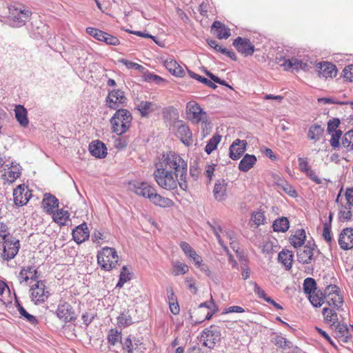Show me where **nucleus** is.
<instances>
[{
	"mask_svg": "<svg viewBox=\"0 0 353 353\" xmlns=\"http://www.w3.org/2000/svg\"><path fill=\"white\" fill-rule=\"evenodd\" d=\"M180 248L190 260H192L194 263H198L201 260V256L196 254L195 250L187 242L183 241L180 243Z\"/></svg>",
	"mask_w": 353,
	"mask_h": 353,
	"instance_id": "c756f323",
	"label": "nucleus"
},
{
	"mask_svg": "<svg viewBox=\"0 0 353 353\" xmlns=\"http://www.w3.org/2000/svg\"><path fill=\"white\" fill-rule=\"evenodd\" d=\"M156 104L147 101H141L137 105V110L140 112L142 117H148L149 114L155 110Z\"/></svg>",
	"mask_w": 353,
	"mask_h": 353,
	"instance_id": "2f4dec72",
	"label": "nucleus"
},
{
	"mask_svg": "<svg viewBox=\"0 0 353 353\" xmlns=\"http://www.w3.org/2000/svg\"><path fill=\"white\" fill-rule=\"evenodd\" d=\"M90 154L96 158L103 159L107 155V148L105 145L99 140L91 142L89 145Z\"/></svg>",
	"mask_w": 353,
	"mask_h": 353,
	"instance_id": "4be33fe9",
	"label": "nucleus"
},
{
	"mask_svg": "<svg viewBox=\"0 0 353 353\" xmlns=\"http://www.w3.org/2000/svg\"><path fill=\"white\" fill-rule=\"evenodd\" d=\"M106 105L112 109H120V106L127 103V98L124 92L120 89H114L108 92V94L105 99Z\"/></svg>",
	"mask_w": 353,
	"mask_h": 353,
	"instance_id": "1a4fd4ad",
	"label": "nucleus"
},
{
	"mask_svg": "<svg viewBox=\"0 0 353 353\" xmlns=\"http://www.w3.org/2000/svg\"><path fill=\"white\" fill-rule=\"evenodd\" d=\"M56 314L65 323L73 322L77 319L72 306L65 301H61L58 304Z\"/></svg>",
	"mask_w": 353,
	"mask_h": 353,
	"instance_id": "9d476101",
	"label": "nucleus"
},
{
	"mask_svg": "<svg viewBox=\"0 0 353 353\" xmlns=\"http://www.w3.org/2000/svg\"><path fill=\"white\" fill-rule=\"evenodd\" d=\"M227 183L224 179H219L216 181L213 190L214 196L219 201H224L226 198Z\"/></svg>",
	"mask_w": 353,
	"mask_h": 353,
	"instance_id": "b1692460",
	"label": "nucleus"
},
{
	"mask_svg": "<svg viewBox=\"0 0 353 353\" xmlns=\"http://www.w3.org/2000/svg\"><path fill=\"white\" fill-rule=\"evenodd\" d=\"M173 128L176 129L175 134L186 146L192 144V134L189 126L182 120H176L173 123Z\"/></svg>",
	"mask_w": 353,
	"mask_h": 353,
	"instance_id": "6e6552de",
	"label": "nucleus"
},
{
	"mask_svg": "<svg viewBox=\"0 0 353 353\" xmlns=\"http://www.w3.org/2000/svg\"><path fill=\"white\" fill-rule=\"evenodd\" d=\"M341 121L338 118H333L330 119L327 122V132L328 134H331V132H334V131H337V128L340 125Z\"/></svg>",
	"mask_w": 353,
	"mask_h": 353,
	"instance_id": "13d9d810",
	"label": "nucleus"
},
{
	"mask_svg": "<svg viewBox=\"0 0 353 353\" xmlns=\"http://www.w3.org/2000/svg\"><path fill=\"white\" fill-rule=\"evenodd\" d=\"M221 139V136L219 134H216L213 136L207 143L205 148V152L210 154L212 151H214L216 147L219 143L220 142Z\"/></svg>",
	"mask_w": 353,
	"mask_h": 353,
	"instance_id": "de8ad7c7",
	"label": "nucleus"
},
{
	"mask_svg": "<svg viewBox=\"0 0 353 353\" xmlns=\"http://www.w3.org/2000/svg\"><path fill=\"white\" fill-rule=\"evenodd\" d=\"M306 239L305 232L303 229L297 230L290 238V243L295 248L301 247Z\"/></svg>",
	"mask_w": 353,
	"mask_h": 353,
	"instance_id": "c85d7f7f",
	"label": "nucleus"
},
{
	"mask_svg": "<svg viewBox=\"0 0 353 353\" xmlns=\"http://www.w3.org/2000/svg\"><path fill=\"white\" fill-rule=\"evenodd\" d=\"M101 41L105 43L107 45L114 46H118L120 43V41L117 37L111 35L105 32H103V35L102 37Z\"/></svg>",
	"mask_w": 353,
	"mask_h": 353,
	"instance_id": "864d4df0",
	"label": "nucleus"
},
{
	"mask_svg": "<svg viewBox=\"0 0 353 353\" xmlns=\"http://www.w3.org/2000/svg\"><path fill=\"white\" fill-rule=\"evenodd\" d=\"M250 285H252L254 287V292L258 296V298L263 299L266 302L268 301V299L271 298L267 295L265 291L256 282L250 281Z\"/></svg>",
	"mask_w": 353,
	"mask_h": 353,
	"instance_id": "603ef678",
	"label": "nucleus"
},
{
	"mask_svg": "<svg viewBox=\"0 0 353 353\" xmlns=\"http://www.w3.org/2000/svg\"><path fill=\"white\" fill-rule=\"evenodd\" d=\"M326 302L329 306L332 307L336 310H339L343 303V298L339 294H335L334 296H330L329 298H326Z\"/></svg>",
	"mask_w": 353,
	"mask_h": 353,
	"instance_id": "79ce46f5",
	"label": "nucleus"
},
{
	"mask_svg": "<svg viewBox=\"0 0 353 353\" xmlns=\"http://www.w3.org/2000/svg\"><path fill=\"white\" fill-rule=\"evenodd\" d=\"M294 254L292 251L283 249L278 254V260L281 263L286 270H290L293 261Z\"/></svg>",
	"mask_w": 353,
	"mask_h": 353,
	"instance_id": "cd10ccee",
	"label": "nucleus"
},
{
	"mask_svg": "<svg viewBox=\"0 0 353 353\" xmlns=\"http://www.w3.org/2000/svg\"><path fill=\"white\" fill-rule=\"evenodd\" d=\"M274 345L283 350L290 347L292 343L281 335H276L272 340Z\"/></svg>",
	"mask_w": 353,
	"mask_h": 353,
	"instance_id": "09e8293b",
	"label": "nucleus"
},
{
	"mask_svg": "<svg viewBox=\"0 0 353 353\" xmlns=\"http://www.w3.org/2000/svg\"><path fill=\"white\" fill-rule=\"evenodd\" d=\"M339 288L336 285H327L325 290L323 294L325 295V298H329L330 296H334L335 294H339Z\"/></svg>",
	"mask_w": 353,
	"mask_h": 353,
	"instance_id": "0e129e2a",
	"label": "nucleus"
},
{
	"mask_svg": "<svg viewBox=\"0 0 353 353\" xmlns=\"http://www.w3.org/2000/svg\"><path fill=\"white\" fill-rule=\"evenodd\" d=\"M199 308L206 307L210 310H214V312H216L219 310L218 306L214 302L212 296L211 295V299L210 301L203 302L199 304Z\"/></svg>",
	"mask_w": 353,
	"mask_h": 353,
	"instance_id": "e2e57ef3",
	"label": "nucleus"
},
{
	"mask_svg": "<svg viewBox=\"0 0 353 353\" xmlns=\"http://www.w3.org/2000/svg\"><path fill=\"white\" fill-rule=\"evenodd\" d=\"M165 66L176 77H182L184 71L181 67L173 59H167L165 61Z\"/></svg>",
	"mask_w": 353,
	"mask_h": 353,
	"instance_id": "f704fd0d",
	"label": "nucleus"
},
{
	"mask_svg": "<svg viewBox=\"0 0 353 353\" xmlns=\"http://www.w3.org/2000/svg\"><path fill=\"white\" fill-rule=\"evenodd\" d=\"M157 183L163 189L173 190L179 185V178L173 174V172L166 170L155 163V170L153 173Z\"/></svg>",
	"mask_w": 353,
	"mask_h": 353,
	"instance_id": "7ed1b4c3",
	"label": "nucleus"
},
{
	"mask_svg": "<svg viewBox=\"0 0 353 353\" xmlns=\"http://www.w3.org/2000/svg\"><path fill=\"white\" fill-rule=\"evenodd\" d=\"M131 279V273L125 265L123 266L119 274V279L116 288H121L123 285Z\"/></svg>",
	"mask_w": 353,
	"mask_h": 353,
	"instance_id": "ea45409f",
	"label": "nucleus"
},
{
	"mask_svg": "<svg viewBox=\"0 0 353 353\" xmlns=\"http://www.w3.org/2000/svg\"><path fill=\"white\" fill-rule=\"evenodd\" d=\"M319 77L327 79L336 76L337 68L335 65L330 62H321L316 65Z\"/></svg>",
	"mask_w": 353,
	"mask_h": 353,
	"instance_id": "6ab92c4d",
	"label": "nucleus"
},
{
	"mask_svg": "<svg viewBox=\"0 0 353 353\" xmlns=\"http://www.w3.org/2000/svg\"><path fill=\"white\" fill-rule=\"evenodd\" d=\"M120 343L122 345L123 349L126 350L128 353H133V344L129 336L124 339H121Z\"/></svg>",
	"mask_w": 353,
	"mask_h": 353,
	"instance_id": "774afa93",
	"label": "nucleus"
},
{
	"mask_svg": "<svg viewBox=\"0 0 353 353\" xmlns=\"http://www.w3.org/2000/svg\"><path fill=\"white\" fill-rule=\"evenodd\" d=\"M303 288L305 294H310L317 290L316 281L311 277L306 278L303 284Z\"/></svg>",
	"mask_w": 353,
	"mask_h": 353,
	"instance_id": "a19ab883",
	"label": "nucleus"
},
{
	"mask_svg": "<svg viewBox=\"0 0 353 353\" xmlns=\"http://www.w3.org/2000/svg\"><path fill=\"white\" fill-rule=\"evenodd\" d=\"M172 266L174 268L173 274L174 276L183 275L189 270L188 266L183 262L174 261L172 263Z\"/></svg>",
	"mask_w": 353,
	"mask_h": 353,
	"instance_id": "49530a36",
	"label": "nucleus"
},
{
	"mask_svg": "<svg viewBox=\"0 0 353 353\" xmlns=\"http://www.w3.org/2000/svg\"><path fill=\"white\" fill-rule=\"evenodd\" d=\"M331 139L330 141V145L333 148H337L340 145V139L342 136V131L339 130L337 131H334V132H331Z\"/></svg>",
	"mask_w": 353,
	"mask_h": 353,
	"instance_id": "5fc2aeb1",
	"label": "nucleus"
},
{
	"mask_svg": "<svg viewBox=\"0 0 353 353\" xmlns=\"http://www.w3.org/2000/svg\"><path fill=\"white\" fill-rule=\"evenodd\" d=\"M350 207L342 205L339 209V219L341 222L349 221L352 220V214L350 210Z\"/></svg>",
	"mask_w": 353,
	"mask_h": 353,
	"instance_id": "37998d69",
	"label": "nucleus"
},
{
	"mask_svg": "<svg viewBox=\"0 0 353 353\" xmlns=\"http://www.w3.org/2000/svg\"><path fill=\"white\" fill-rule=\"evenodd\" d=\"M330 328L334 331V336L339 342L347 343L351 341L352 335L347 324L339 321L336 323L330 324Z\"/></svg>",
	"mask_w": 353,
	"mask_h": 353,
	"instance_id": "ddd939ff",
	"label": "nucleus"
},
{
	"mask_svg": "<svg viewBox=\"0 0 353 353\" xmlns=\"http://www.w3.org/2000/svg\"><path fill=\"white\" fill-rule=\"evenodd\" d=\"M20 248L19 241L14 237L3 240V258L4 260L10 261L17 254Z\"/></svg>",
	"mask_w": 353,
	"mask_h": 353,
	"instance_id": "9b49d317",
	"label": "nucleus"
},
{
	"mask_svg": "<svg viewBox=\"0 0 353 353\" xmlns=\"http://www.w3.org/2000/svg\"><path fill=\"white\" fill-rule=\"evenodd\" d=\"M122 338L121 332L118 331L115 329H111L109 331L108 340V342L112 345H114L118 341H121Z\"/></svg>",
	"mask_w": 353,
	"mask_h": 353,
	"instance_id": "3c124183",
	"label": "nucleus"
},
{
	"mask_svg": "<svg viewBox=\"0 0 353 353\" xmlns=\"http://www.w3.org/2000/svg\"><path fill=\"white\" fill-rule=\"evenodd\" d=\"M221 332L215 325L205 328L200 336V341H203V345L209 349H214L216 343L221 341Z\"/></svg>",
	"mask_w": 353,
	"mask_h": 353,
	"instance_id": "0eeeda50",
	"label": "nucleus"
},
{
	"mask_svg": "<svg viewBox=\"0 0 353 353\" xmlns=\"http://www.w3.org/2000/svg\"><path fill=\"white\" fill-rule=\"evenodd\" d=\"M130 189L137 195L149 199L155 188L146 182L134 181L130 183Z\"/></svg>",
	"mask_w": 353,
	"mask_h": 353,
	"instance_id": "f3484780",
	"label": "nucleus"
},
{
	"mask_svg": "<svg viewBox=\"0 0 353 353\" xmlns=\"http://www.w3.org/2000/svg\"><path fill=\"white\" fill-rule=\"evenodd\" d=\"M42 205L48 213H52L59 207V200L50 193H46L42 200Z\"/></svg>",
	"mask_w": 353,
	"mask_h": 353,
	"instance_id": "5701e85b",
	"label": "nucleus"
},
{
	"mask_svg": "<svg viewBox=\"0 0 353 353\" xmlns=\"http://www.w3.org/2000/svg\"><path fill=\"white\" fill-rule=\"evenodd\" d=\"M73 240L77 243L81 244L88 240L90 236V231L85 223H83L72 230Z\"/></svg>",
	"mask_w": 353,
	"mask_h": 353,
	"instance_id": "412c9836",
	"label": "nucleus"
},
{
	"mask_svg": "<svg viewBox=\"0 0 353 353\" xmlns=\"http://www.w3.org/2000/svg\"><path fill=\"white\" fill-rule=\"evenodd\" d=\"M251 219L254 223V224L256 225H260L264 223L265 217L263 212H256L252 213Z\"/></svg>",
	"mask_w": 353,
	"mask_h": 353,
	"instance_id": "bf43d9fd",
	"label": "nucleus"
},
{
	"mask_svg": "<svg viewBox=\"0 0 353 353\" xmlns=\"http://www.w3.org/2000/svg\"><path fill=\"white\" fill-rule=\"evenodd\" d=\"M321 252L314 242L307 241L304 246L298 248L296 252L297 260L303 264H309L315 261L317 254Z\"/></svg>",
	"mask_w": 353,
	"mask_h": 353,
	"instance_id": "423d86ee",
	"label": "nucleus"
},
{
	"mask_svg": "<svg viewBox=\"0 0 353 353\" xmlns=\"http://www.w3.org/2000/svg\"><path fill=\"white\" fill-rule=\"evenodd\" d=\"M323 128L319 124L312 125L308 130L307 136L310 140L318 141L323 133Z\"/></svg>",
	"mask_w": 353,
	"mask_h": 353,
	"instance_id": "e433bc0d",
	"label": "nucleus"
},
{
	"mask_svg": "<svg viewBox=\"0 0 353 353\" xmlns=\"http://www.w3.org/2000/svg\"><path fill=\"white\" fill-rule=\"evenodd\" d=\"M14 114L17 121L21 126L27 127L29 123L27 110L22 105H17L14 108Z\"/></svg>",
	"mask_w": 353,
	"mask_h": 353,
	"instance_id": "a878e982",
	"label": "nucleus"
},
{
	"mask_svg": "<svg viewBox=\"0 0 353 353\" xmlns=\"http://www.w3.org/2000/svg\"><path fill=\"white\" fill-rule=\"evenodd\" d=\"M30 297L32 301L38 304L43 303L49 296L50 293L46 290L44 281H38L30 288Z\"/></svg>",
	"mask_w": 353,
	"mask_h": 353,
	"instance_id": "f8f14e48",
	"label": "nucleus"
},
{
	"mask_svg": "<svg viewBox=\"0 0 353 353\" xmlns=\"http://www.w3.org/2000/svg\"><path fill=\"white\" fill-rule=\"evenodd\" d=\"M339 245L343 250H348L353 248V228H346L339 234Z\"/></svg>",
	"mask_w": 353,
	"mask_h": 353,
	"instance_id": "aec40b11",
	"label": "nucleus"
},
{
	"mask_svg": "<svg viewBox=\"0 0 353 353\" xmlns=\"http://www.w3.org/2000/svg\"><path fill=\"white\" fill-rule=\"evenodd\" d=\"M8 23L13 28H20L30 19L32 11L26 5L14 3L8 6Z\"/></svg>",
	"mask_w": 353,
	"mask_h": 353,
	"instance_id": "f03ea898",
	"label": "nucleus"
},
{
	"mask_svg": "<svg viewBox=\"0 0 353 353\" xmlns=\"http://www.w3.org/2000/svg\"><path fill=\"white\" fill-rule=\"evenodd\" d=\"M232 45L239 52L245 57L252 55L254 52V46L248 38L238 37L234 40Z\"/></svg>",
	"mask_w": 353,
	"mask_h": 353,
	"instance_id": "2eb2a0df",
	"label": "nucleus"
},
{
	"mask_svg": "<svg viewBox=\"0 0 353 353\" xmlns=\"http://www.w3.org/2000/svg\"><path fill=\"white\" fill-rule=\"evenodd\" d=\"M336 309L324 307L322 310V314L324 316V319L326 322L331 323L330 324H334L339 322L338 315L336 312Z\"/></svg>",
	"mask_w": 353,
	"mask_h": 353,
	"instance_id": "4c0bfd02",
	"label": "nucleus"
},
{
	"mask_svg": "<svg viewBox=\"0 0 353 353\" xmlns=\"http://www.w3.org/2000/svg\"><path fill=\"white\" fill-rule=\"evenodd\" d=\"M144 78L146 81L155 82L157 84H159L160 83L163 81V78L151 72L145 73L144 74Z\"/></svg>",
	"mask_w": 353,
	"mask_h": 353,
	"instance_id": "69168bd1",
	"label": "nucleus"
},
{
	"mask_svg": "<svg viewBox=\"0 0 353 353\" xmlns=\"http://www.w3.org/2000/svg\"><path fill=\"white\" fill-rule=\"evenodd\" d=\"M256 161V157L254 154H246L240 161L239 169L242 172H246L254 166Z\"/></svg>",
	"mask_w": 353,
	"mask_h": 353,
	"instance_id": "bb28decb",
	"label": "nucleus"
},
{
	"mask_svg": "<svg viewBox=\"0 0 353 353\" xmlns=\"http://www.w3.org/2000/svg\"><path fill=\"white\" fill-rule=\"evenodd\" d=\"M26 189V186L24 184H21L17 186L13 191L14 202L17 206L25 205L28 203V200L25 198L23 199V193Z\"/></svg>",
	"mask_w": 353,
	"mask_h": 353,
	"instance_id": "7c9ffc66",
	"label": "nucleus"
},
{
	"mask_svg": "<svg viewBox=\"0 0 353 353\" xmlns=\"http://www.w3.org/2000/svg\"><path fill=\"white\" fill-rule=\"evenodd\" d=\"M188 72L191 78L194 79L199 82H201L202 83L205 84V85L208 86L209 88H211L212 89H215L217 88L216 84L214 83H213L211 79L210 80L208 79L207 78L201 77L199 74H196L195 72H194L191 70H188Z\"/></svg>",
	"mask_w": 353,
	"mask_h": 353,
	"instance_id": "c03bdc74",
	"label": "nucleus"
},
{
	"mask_svg": "<svg viewBox=\"0 0 353 353\" xmlns=\"http://www.w3.org/2000/svg\"><path fill=\"white\" fill-rule=\"evenodd\" d=\"M186 112L188 117L193 122L199 123L206 119V112L201 108L199 103L191 101L187 103Z\"/></svg>",
	"mask_w": 353,
	"mask_h": 353,
	"instance_id": "4468645a",
	"label": "nucleus"
},
{
	"mask_svg": "<svg viewBox=\"0 0 353 353\" xmlns=\"http://www.w3.org/2000/svg\"><path fill=\"white\" fill-rule=\"evenodd\" d=\"M273 230L277 232H285L290 228V222L287 217L276 219L272 224Z\"/></svg>",
	"mask_w": 353,
	"mask_h": 353,
	"instance_id": "473e14b6",
	"label": "nucleus"
},
{
	"mask_svg": "<svg viewBox=\"0 0 353 353\" xmlns=\"http://www.w3.org/2000/svg\"><path fill=\"white\" fill-rule=\"evenodd\" d=\"M156 163L160 167L173 172L176 178H179L181 189L187 190L188 188L187 182L188 163L179 154L174 152L163 154L159 161Z\"/></svg>",
	"mask_w": 353,
	"mask_h": 353,
	"instance_id": "f257e3e1",
	"label": "nucleus"
},
{
	"mask_svg": "<svg viewBox=\"0 0 353 353\" xmlns=\"http://www.w3.org/2000/svg\"><path fill=\"white\" fill-rule=\"evenodd\" d=\"M133 323L132 319L128 312H122L117 317V325L119 327H128Z\"/></svg>",
	"mask_w": 353,
	"mask_h": 353,
	"instance_id": "a18cd8bd",
	"label": "nucleus"
},
{
	"mask_svg": "<svg viewBox=\"0 0 353 353\" xmlns=\"http://www.w3.org/2000/svg\"><path fill=\"white\" fill-rule=\"evenodd\" d=\"M351 134L349 131L345 133L344 136L342 138V145L347 150V151H353V143L351 141Z\"/></svg>",
	"mask_w": 353,
	"mask_h": 353,
	"instance_id": "6e6d98bb",
	"label": "nucleus"
},
{
	"mask_svg": "<svg viewBox=\"0 0 353 353\" xmlns=\"http://www.w3.org/2000/svg\"><path fill=\"white\" fill-rule=\"evenodd\" d=\"M15 303H16V307L17 308L18 312H19L21 316L25 320H26L28 322H29L30 323H31L32 325H35L36 323H37L38 321H37V318L34 316L29 314L25 310V308L21 305L19 301L17 300L16 296H15Z\"/></svg>",
	"mask_w": 353,
	"mask_h": 353,
	"instance_id": "c9c22d12",
	"label": "nucleus"
},
{
	"mask_svg": "<svg viewBox=\"0 0 353 353\" xmlns=\"http://www.w3.org/2000/svg\"><path fill=\"white\" fill-rule=\"evenodd\" d=\"M343 77L348 81H353V64H350L343 70Z\"/></svg>",
	"mask_w": 353,
	"mask_h": 353,
	"instance_id": "338daca9",
	"label": "nucleus"
},
{
	"mask_svg": "<svg viewBox=\"0 0 353 353\" xmlns=\"http://www.w3.org/2000/svg\"><path fill=\"white\" fill-rule=\"evenodd\" d=\"M149 199L154 205H158L161 208L171 207L174 204L173 201L170 199L163 197L159 194H157L156 189L154 190V192L152 193Z\"/></svg>",
	"mask_w": 353,
	"mask_h": 353,
	"instance_id": "393cba45",
	"label": "nucleus"
},
{
	"mask_svg": "<svg viewBox=\"0 0 353 353\" xmlns=\"http://www.w3.org/2000/svg\"><path fill=\"white\" fill-rule=\"evenodd\" d=\"M276 60H279V61H283L281 65L283 67L285 70H295L296 71L299 70H306L307 69V64L303 61L295 58H288L286 59L285 57H281L279 58L278 57H276Z\"/></svg>",
	"mask_w": 353,
	"mask_h": 353,
	"instance_id": "dca6fc26",
	"label": "nucleus"
},
{
	"mask_svg": "<svg viewBox=\"0 0 353 353\" xmlns=\"http://www.w3.org/2000/svg\"><path fill=\"white\" fill-rule=\"evenodd\" d=\"M248 143L245 140L235 139L229 148V157L232 160H238L246 150Z\"/></svg>",
	"mask_w": 353,
	"mask_h": 353,
	"instance_id": "a211bd4d",
	"label": "nucleus"
},
{
	"mask_svg": "<svg viewBox=\"0 0 353 353\" xmlns=\"http://www.w3.org/2000/svg\"><path fill=\"white\" fill-rule=\"evenodd\" d=\"M323 237L325 241L328 243V245L331 247L332 244L334 243L332 234H331V223H325L323 224Z\"/></svg>",
	"mask_w": 353,
	"mask_h": 353,
	"instance_id": "8fccbe9b",
	"label": "nucleus"
},
{
	"mask_svg": "<svg viewBox=\"0 0 353 353\" xmlns=\"http://www.w3.org/2000/svg\"><path fill=\"white\" fill-rule=\"evenodd\" d=\"M52 219L59 225H64L69 219V214L68 211L63 209L57 210L56 212L53 213Z\"/></svg>",
	"mask_w": 353,
	"mask_h": 353,
	"instance_id": "58836bf2",
	"label": "nucleus"
},
{
	"mask_svg": "<svg viewBox=\"0 0 353 353\" xmlns=\"http://www.w3.org/2000/svg\"><path fill=\"white\" fill-rule=\"evenodd\" d=\"M119 61L125 65L128 69H134L141 71L143 68V67L141 65H139L137 63L128 61L125 59H121Z\"/></svg>",
	"mask_w": 353,
	"mask_h": 353,
	"instance_id": "680f3d73",
	"label": "nucleus"
},
{
	"mask_svg": "<svg viewBox=\"0 0 353 353\" xmlns=\"http://www.w3.org/2000/svg\"><path fill=\"white\" fill-rule=\"evenodd\" d=\"M33 270V266H28V267H23L18 276V278L19 279L20 283L22 282H28V281L30 279L29 276H28V273L32 272V270Z\"/></svg>",
	"mask_w": 353,
	"mask_h": 353,
	"instance_id": "4d7b16f0",
	"label": "nucleus"
},
{
	"mask_svg": "<svg viewBox=\"0 0 353 353\" xmlns=\"http://www.w3.org/2000/svg\"><path fill=\"white\" fill-rule=\"evenodd\" d=\"M97 263L105 271H110L116 268L119 256L114 248L104 247L97 253Z\"/></svg>",
	"mask_w": 353,
	"mask_h": 353,
	"instance_id": "39448f33",
	"label": "nucleus"
},
{
	"mask_svg": "<svg viewBox=\"0 0 353 353\" xmlns=\"http://www.w3.org/2000/svg\"><path fill=\"white\" fill-rule=\"evenodd\" d=\"M132 120V114L129 110L118 109L110 120L112 132L117 135L125 133L131 126Z\"/></svg>",
	"mask_w": 353,
	"mask_h": 353,
	"instance_id": "20e7f679",
	"label": "nucleus"
},
{
	"mask_svg": "<svg viewBox=\"0 0 353 353\" xmlns=\"http://www.w3.org/2000/svg\"><path fill=\"white\" fill-rule=\"evenodd\" d=\"M308 298L312 305L315 307H321L324 303L325 295L319 290L314 291V293L308 294Z\"/></svg>",
	"mask_w": 353,
	"mask_h": 353,
	"instance_id": "72a5a7b5",
	"label": "nucleus"
},
{
	"mask_svg": "<svg viewBox=\"0 0 353 353\" xmlns=\"http://www.w3.org/2000/svg\"><path fill=\"white\" fill-rule=\"evenodd\" d=\"M205 73L213 81V83L214 82L220 85H225L230 88H232V87L230 85H228L225 80L221 79L220 78L214 75L213 73H212L210 71L205 70Z\"/></svg>",
	"mask_w": 353,
	"mask_h": 353,
	"instance_id": "052dcab7",
	"label": "nucleus"
}]
</instances>
